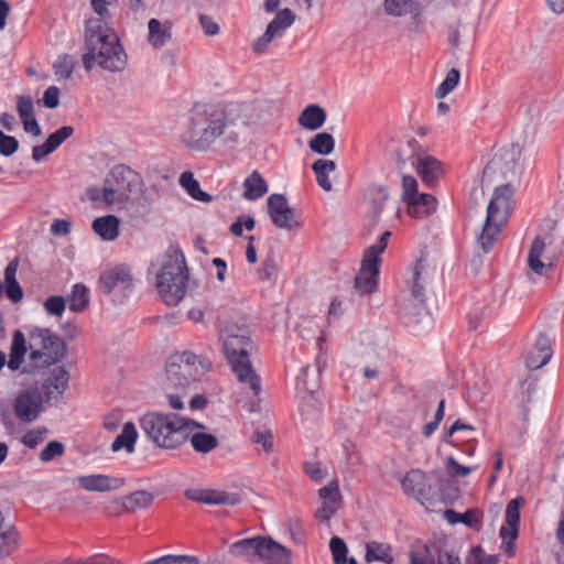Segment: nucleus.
<instances>
[{"label":"nucleus","mask_w":564,"mask_h":564,"mask_svg":"<svg viewBox=\"0 0 564 564\" xmlns=\"http://www.w3.org/2000/svg\"><path fill=\"white\" fill-rule=\"evenodd\" d=\"M204 429L203 424L202 427H192V432L188 433L187 437L193 449L199 454H208L219 445L218 438L210 433L202 431Z\"/></svg>","instance_id":"nucleus-26"},{"label":"nucleus","mask_w":564,"mask_h":564,"mask_svg":"<svg viewBox=\"0 0 564 564\" xmlns=\"http://www.w3.org/2000/svg\"><path fill=\"white\" fill-rule=\"evenodd\" d=\"M326 118V111L321 106L312 104L303 109L297 122L302 128L314 131L323 127Z\"/></svg>","instance_id":"nucleus-27"},{"label":"nucleus","mask_w":564,"mask_h":564,"mask_svg":"<svg viewBox=\"0 0 564 564\" xmlns=\"http://www.w3.org/2000/svg\"><path fill=\"white\" fill-rule=\"evenodd\" d=\"M185 497L188 500L205 505L235 506L240 502V497L237 494L213 489L191 488L185 491Z\"/></svg>","instance_id":"nucleus-18"},{"label":"nucleus","mask_w":564,"mask_h":564,"mask_svg":"<svg viewBox=\"0 0 564 564\" xmlns=\"http://www.w3.org/2000/svg\"><path fill=\"white\" fill-rule=\"evenodd\" d=\"M187 268L180 250H169L156 273V288L163 301L177 305L186 294Z\"/></svg>","instance_id":"nucleus-7"},{"label":"nucleus","mask_w":564,"mask_h":564,"mask_svg":"<svg viewBox=\"0 0 564 564\" xmlns=\"http://www.w3.org/2000/svg\"><path fill=\"white\" fill-rule=\"evenodd\" d=\"M140 426L154 444L171 449L187 440L192 427H202V424L177 414L151 412L140 419Z\"/></svg>","instance_id":"nucleus-5"},{"label":"nucleus","mask_w":564,"mask_h":564,"mask_svg":"<svg viewBox=\"0 0 564 564\" xmlns=\"http://www.w3.org/2000/svg\"><path fill=\"white\" fill-rule=\"evenodd\" d=\"M74 133V128L72 126H63L55 132L51 133L47 139V148H50L53 152L70 135Z\"/></svg>","instance_id":"nucleus-48"},{"label":"nucleus","mask_w":564,"mask_h":564,"mask_svg":"<svg viewBox=\"0 0 564 564\" xmlns=\"http://www.w3.org/2000/svg\"><path fill=\"white\" fill-rule=\"evenodd\" d=\"M268 214L273 225L280 229H299L302 224L294 209L290 207L286 197L282 194H272L267 200Z\"/></svg>","instance_id":"nucleus-11"},{"label":"nucleus","mask_w":564,"mask_h":564,"mask_svg":"<svg viewBox=\"0 0 564 564\" xmlns=\"http://www.w3.org/2000/svg\"><path fill=\"white\" fill-rule=\"evenodd\" d=\"M69 372L64 367H56L52 370L50 378L43 383L46 399L62 395L68 387Z\"/></svg>","instance_id":"nucleus-24"},{"label":"nucleus","mask_w":564,"mask_h":564,"mask_svg":"<svg viewBox=\"0 0 564 564\" xmlns=\"http://www.w3.org/2000/svg\"><path fill=\"white\" fill-rule=\"evenodd\" d=\"M43 105L48 109H54L59 104V89L56 86H50L43 95Z\"/></svg>","instance_id":"nucleus-60"},{"label":"nucleus","mask_w":564,"mask_h":564,"mask_svg":"<svg viewBox=\"0 0 564 564\" xmlns=\"http://www.w3.org/2000/svg\"><path fill=\"white\" fill-rule=\"evenodd\" d=\"M460 79V73L456 68H452L445 79L438 85L435 91V97L438 99H443L446 97L452 90L456 88Z\"/></svg>","instance_id":"nucleus-44"},{"label":"nucleus","mask_w":564,"mask_h":564,"mask_svg":"<svg viewBox=\"0 0 564 564\" xmlns=\"http://www.w3.org/2000/svg\"><path fill=\"white\" fill-rule=\"evenodd\" d=\"M430 279L429 268L423 260H419L412 269V295L414 299L423 302L424 286Z\"/></svg>","instance_id":"nucleus-33"},{"label":"nucleus","mask_w":564,"mask_h":564,"mask_svg":"<svg viewBox=\"0 0 564 564\" xmlns=\"http://www.w3.org/2000/svg\"><path fill=\"white\" fill-rule=\"evenodd\" d=\"M402 189H403L402 198L404 202H406L411 198L413 199V197L415 195L420 194L417 192V182L411 175H404L402 177Z\"/></svg>","instance_id":"nucleus-57"},{"label":"nucleus","mask_w":564,"mask_h":564,"mask_svg":"<svg viewBox=\"0 0 564 564\" xmlns=\"http://www.w3.org/2000/svg\"><path fill=\"white\" fill-rule=\"evenodd\" d=\"M243 197L257 200L268 192V184L258 171H253L243 182Z\"/></svg>","instance_id":"nucleus-31"},{"label":"nucleus","mask_w":564,"mask_h":564,"mask_svg":"<svg viewBox=\"0 0 564 564\" xmlns=\"http://www.w3.org/2000/svg\"><path fill=\"white\" fill-rule=\"evenodd\" d=\"M251 441L257 446H261L263 452L273 451V435L270 431H257L251 435Z\"/></svg>","instance_id":"nucleus-53"},{"label":"nucleus","mask_w":564,"mask_h":564,"mask_svg":"<svg viewBox=\"0 0 564 564\" xmlns=\"http://www.w3.org/2000/svg\"><path fill=\"white\" fill-rule=\"evenodd\" d=\"M30 354L28 361L26 341L21 330H15L9 352L8 368L11 371L34 373L61 361L66 354L65 343L48 328L36 327L30 333Z\"/></svg>","instance_id":"nucleus-2"},{"label":"nucleus","mask_w":564,"mask_h":564,"mask_svg":"<svg viewBox=\"0 0 564 564\" xmlns=\"http://www.w3.org/2000/svg\"><path fill=\"white\" fill-rule=\"evenodd\" d=\"M258 557L264 564H290L291 551L269 536H259Z\"/></svg>","instance_id":"nucleus-15"},{"label":"nucleus","mask_w":564,"mask_h":564,"mask_svg":"<svg viewBox=\"0 0 564 564\" xmlns=\"http://www.w3.org/2000/svg\"><path fill=\"white\" fill-rule=\"evenodd\" d=\"M180 184L192 198L204 203L212 202L213 197L200 189V185L198 181L194 178V174L192 172H183L180 176Z\"/></svg>","instance_id":"nucleus-36"},{"label":"nucleus","mask_w":564,"mask_h":564,"mask_svg":"<svg viewBox=\"0 0 564 564\" xmlns=\"http://www.w3.org/2000/svg\"><path fill=\"white\" fill-rule=\"evenodd\" d=\"M278 272V264L273 257H267L258 269V275L261 281L272 280Z\"/></svg>","instance_id":"nucleus-52"},{"label":"nucleus","mask_w":564,"mask_h":564,"mask_svg":"<svg viewBox=\"0 0 564 564\" xmlns=\"http://www.w3.org/2000/svg\"><path fill=\"white\" fill-rule=\"evenodd\" d=\"M401 486L404 494L417 500L427 498L431 491L426 475L420 469H411L408 471L401 479Z\"/></svg>","instance_id":"nucleus-20"},{"label":"nucleus","mask_w":564,"mask_h":564,"mask_svg":"<svg viewBox=\"0 0 564 564\" xmlns=\"http://www.w3.org/2000/svg\"><path fill=\"white\" fill-rule=\"evenodd\" d=\"M137 437L138 433L134 424L132 422H127L123 425L121 433L111 444L112 452H118L124 448L128 453H132L134 451Z\"/></svg>","instance_id":"nucleus-34"},{"label":"nucleus","mask_w":564,"mask_h":564,"mask_svg":"<svg viewBox=\"0 0 564 564\" xmlns=\"http://www.w3.org/2000/svg\"><path fill=\"white\" fill-rule=\"evenodd\" d=\"M408 213L414 218H424L432 215L437 207L436 198L431 194L421 193L405 202Z\"/></svg>","instance_id":"nucleus-25"},{"label":"nucleus","mask_w":564,"mask_h":564,"mask_svg":"<svg viewBox=\"0 0 564 564\" xmlns=\"http://www.w3.org/2000/svg\"><path fill=\"white\" fill-rule=\"evenodd\" d=\"M436 564H462L459 556L454 551L436 550Z\"/></svg>","instance_id":"nucleus-63"},{"label":"nucleus","mask_w":564,"mask_h":564,"mask_svg":"<svg viewBox=\"0 0 564 564\" xmlns=\"http://www.w3.org/2000/svg\"><path fill=\"white\" fill-rule=\"evenodd\" d=\"M497 555H487L482 547L477 545L470 549L466 557V564H497Z\"/></svg>","instance_id":"nucleus-46"},{"label":"nucleus","mask_w":564,"mask_h":564,"mask_svg":"<svg viewBox=\"0 0 564 564\" xmlns=\"http://www.w3.org/2000/svg\"><path fill=\"white\" fill-rule=\"evenodd\" d=\"M153 564H199V560L194 555L169 554L153 560Z\"/></svg>","instance_id":"nucleus-50"},{"label":"nucleus","mask_w":564,"mask_h":564,"mask_svg":"<svg viewBox=\"0 0 564 564\" xmlns=\"http://www.w3.org/2000/svg\"><path fill=\"white\" fill-rule=\"evenodd\" d=\"M89 302V290L82 283L73 286L72 294L68 297V307L73 312H82Z\"/></svg>","instance_id":"nucleus-41"},{"label":"nucleus","mask_w":564,"mask_h":564,"mask_svg":"<svg viewBox=\"0 0 564 564\" xmlns=\"http://www.w3.org/2000/svg\"><path fill=\"white\" fill-rule=\"evenodd\" d=\"M372 200H371V213L375 221H378V218L381 212L384 208V203L388 199V191L384 187H377L372 191Z\"/></svg>","instance_id":"nucleus-47"},{"label":"nucleus","mask_w":564,"mask_h":564,"mask_svg":"<svg viewBox=\"0 0 564 564\" xmlns=\"http://www.w3.org/2000/svg\"><path fill=\"white\" fill-rule=\"evenodd\" d=\"M304 470L313 480H321L328 475V470L318 462H308L304 465Z\"/></svg>","instance_id":"nucleus-56"},{"label":"nucleus","mask_w":564,"mask_h":564,"mask_svg":"<svg viewBox=\"0 0 564 564\" xmlns=\"http://www.w3.org/2000/svg\"><path fill=\"white\" fill-rule=\"evenodd\" d=\"M557 257L551 249V242L536 237L531 245L528 254V265L530 270L538 275H545L552 271Z\"/></svg>","instance_id":"nucleus-12"},{"label":"nucleus","mask_w":564,"mask_h":564,"mask_svg":"<svg viewBox=\"0 0 564 564\" xmlns=\"http://www.w3.org/2000/svg\"><path fill=\"white\" fill-rule=\"evenodd\" d=\"M409 564H436V557L429 544H421L409 552Z\"/></svg>","instance_id":"nucleus-43"},{"label":"nucleus","mask_w":564,"mask_h":564,"mask_svg":"<svg viewBox=\"0 0 564 564\" xmlns=\"http://www.w3.org/2000/svg\"><path fill=\"white\" fill-rule=\"evenodd\" d=\"M412 164L426 186H435L444 175L442 162L430 154L417 155Z\"/></svg>","instance_id":"nucleus-17"},{"label":"nucleus","mask_w":564,"mask_h":564,"mask_svg":"<svg viewBox=\"0 0 564 564\" xmlns=\"http://www.w3.org/2000/svg\"><path fill=\"white\" fill-rule=\"evenodd\" d=\"M142 184L139 173L127 165L119 164L106 175L101 186L94 185L86 189V197L93 203L112 206L127 202Z\"/></svg>","instance_id":"nucleus-6"},{"label":"nucleus","mask_w":564,"mask_h":564,"mask_svg":"<svg viewBox=\"0 0 564 564\" xmlns=\"http://www.w3.org/2000/svg\"><path fill=\"white\" fill-rule=\"evenodd\" d=\"M384 10L389 15L411 14L415 19L420 14V4L416 0H384Z\"/></svg>","instance_id":"nucleus-32"},{"label":"nucleus","mask_w":564,"mask_h":564,"mask_svg":"<svg viewBox=\"0 0 564 564\" xmlns=\"http://www.w3.org/2000/svg\"><path fill=\"white\" fill-rule=\"evenodd\" d=\"M209 367L207 360L199 359L191 351L172 355L165 365V389L183 391Z\"/></svg>","instance_id":"nucleus-9"},{"label":"nucleus","mask_w":564,"mask_h":564,"mask_svg":"<svg viewBox=\"0 0 564 564\" xmlns=\"http://www.w3.org/2000/svg\"><path fill=\"white\" fill-rule=\"evenodd\" d=\"M446 467L448 475L452 477H465L471 473L470 467L460 465L452 456L447 457Z\"/></svg>","instance_id":"nucleus-58"},{"label":"nucleus","mask_w":564,"mask_h":564,"mask_svg":"<svg viewBox=\"0 0 564 564\" xmlns=\"http://www.w3.org/2000/svg\"><path fill=\"white\" fill-rule=\"evenodd\" d=\"M318 497L322 500V506L316 510L315 519L321 522L329 521L338 511L343 501L338 481L332 480L319 488Z\"/></svg>","instance_id":"nucleus-14"},{"label":"nucleus","mask_w":564,"mask_h":564,"mask_svg":"<svg viewBox=\"0 0 564 564\" xmlns=\"http://www.w3.org/2000/svg\"><path fill=\"white\" fill-rule=\"evenodd\" d=\"M19 149V141L9 134L0 131V154L4 156L13 155Z\"/></svg>","instance_id":"nucleus-54"},{"label":"nucleus","mask_w":564,"mask_h":564,"mask_svg":"<svg viewBox=\"0 0 564 564\" xmlns=\"http://www.w3.org/2000/svg\"><path fill=\"white\" fill-rule=\"evenodd\" d=\"M87 53L83 65L90 72L95 64L109 72H121L127 64V54L117 34L104 20L89 19L86 23Z\"/></svg>","instance_id":"nucleus-4"},{"label":"nucleus","mask_w":564,"mask_h":564,"mask_svg":"<svg viewBox=\"0 0 564 564\" xmlns=\"http://www.w3.org/2000/svg\"><path fill=\"white\" fill-rule=\"evenodd\" d=\"M521 158L522 148L513 143L495 154L484 169L485 176L499 173L507 183L495 188L488 204L486 221L477 238L482 253H489L492 250L508 221L512 208L513 189L511 183L522 173Z\"/></svg>","instance_id":"nucleus-1"},{"label":"nucleus","mask_w":564,"mask_h":564,"mask_svg":"<svg viewBox=\"0 0 564 564\" xmlns=\"http://www.w3.org/2000/svg\"><path fill=\"white\" fill-rule=\"evenodd\" d=\"M295 20L294 12L285 8L280 10L275 18L268 24L267 30L271 29V33L275 36H281L282 33L290 26Z\"/></svg>","instance_id":"nucleus-39"},{"label":"nucleus","mask_w":564,"mask_h":564,"mask_svg":"<svg viewBox=\"0 0 564 564\" xmlns=\"http://www.w3.org/2000/svg\"><path fill=\"white\" fill-rule=\"evenodd\" d=\"M120 220L115 215L96 218L93 221V230L105 241H113L119 236Z\"/></svg>","instance_id":"nucleus-28"},{"label":"nucleus","mask_w":564,"mask_h":564,"mask_svg":"<svg viewBox=\"0 0 564 564\" xmlns=\"http://www.w3.org/2000/svg\"><path fill=\"white\" fill-rule=\"evenodd\" d=\"M65 300L63 296H50L45 300L44 310L54 316H62L65 311Z\"/></svg>","instance_id":"nucleus-55"},{"label":"nucleus","mask_w":564,"mask_h":564,"mask_svg":"<svg viewBox=\"0 0 564 564\" xmlns=\"http://www.w3.org/2000/svg\"><path fill=\"white\" fill-rule=\"evenodd\" d=\"M551 357V339L547 335L540 334L525 358L527 368L529 370H538L545 366L550 361Z\"/></svg>","instance_id":"nucleus-21"},{"label":"nucleus","mask_w":564,"mask_h":564,"mask_svg":"<svg viewBox=\"0 0 564 564\" xmlns=\"http://www.w3.org/2000/svg\"><path fill=\"white\" fill-rule=\"evenodd\" d=\"M17 112L26 133L34 137L41 135L42 130L35 117L34 101L31 96L17 97Z\"/></svg>","instance_id":"nucleus-19"},{"label":"nucleus","mask_w":564,"mask_h":564,"mask_svg":"<svg viewBox=\"0 0 564 564\" xmlns=\"http://www.w3.org/2000/svg\"><path fill=\"white\" fill-rule=\"evenodd\" d=\"M524 505L522 497H517L509 501L506 508L505 521L506 525H502L499 535H507L510 539H517L519 535L520 524V508Z\"/></svg>","instance_id":"nucleus-23"},{"label":"nucleus","mask_w":564,"mask_h":564,"mask_svg":"<svg viewBox=\"0 0 564 564\" xmlns=\"http://www.w3.org/2000/svg\"><path fill=\"white\" fill-rule=\"evenodd\" d=\"M240 127L216 105H195L191 110L187 128L182 133L183 143L189 149L206 151L216 140L236 144Z\"/></svg>","instance_id":"nucleus-3"},{"label":"nucleus","mask_w":564,"mask_h":564,"mask_svg":"<svg viewBox=\"0 0 564 564\" xmlns=\"http://www.w3.org/2000/svg\"><path fill=\"white\" fill-rule=\"evenodd\" d=\"M390 546L386 544L378 542H369L367 544L365 560L368 563L379 561L386 564H391L393 562V557L390 553Z\"/></svg>","instance_id":"nucleus-40"},{"label":"nucleus","mask_w":564,"mask_h":564,"mask_svg":"<svg viewBox=\"0 0 564 564\" xmlns=\"http://www.w3.org/2000/svg\"><path fill=\"white\" fill-rule=\"evenodd\" d=\"M150 44L156 48L162 47L171 40V23L151 19L148 23Z\"/></svg>","instance_id":"nucleus-30"},{"label":"nucleus","mask_w":564,"mask_h":564,"mask_svg":"<svg viewBox=\"0 0 564 564\" xmlns=\"http://www.w3.org/2000/svg\"><path fill=\"white\" fill-rule=\"evenodd\" d=\"M199 23L204 31V34L207 36H214L219 33V25L215 22L209 15L200 14Z\"/></svg>","instance_id":"nucleus-61"},{"label":"nucleus","mask_w":564,"mask_h":564,"mask_svg":"<svg viewBox=\"0 0 564 564\" xmlns=\"http://www.w3.org/2000/svg\"><path fill=\"white\" fill-rule=\"evenodd\" d=\"M154 500L151 492L147 490H137L122 498V508L126 511L134 512L139 509L149 508Z\"/></svg>","instance_id":"nucleus-35"},{"label":"nucleus","mask_w":564,"mask_h":564,"mask_svg":"<svg viewBox=\"0 0 564 564\" xmlns=\"http://www.w3.org/2000/svg\"><path fill=\"white\" fill-rule=\"evenodd\" d=\"M329 547L335 564H357L355 557L347 558L348 549L343 539L333 536L329 541Z\"/></svg>","instance_id":"nucleus-42"},{"label":"nucleus","mask_w":564,"mask_h":564,"mask_svg":"<svg viewBox=\"0 0 564 564\" xmlns=\"http://www.w3.org/2000/svg\"><path fill=\"white\" fill-rule=\"evenodd\" d=\"M70 564H118L112 558L104 554H96L82 561L72 562Z\"/></svg>","instance_id":"nucleus-64"},{"label":"nucleus","mask_w":564,"mask_h":564,"mask_svg":"<svg viewBox=\"0 0 564 564\" xmlns=\"http://www.w3.org/2000/svg\"><path fill=\"white\" fill-rule=\"evenodd\" d=\"M53 68L57 78L68 79L75 68L74 58L67 54L61 55L55 61Z\"/></svg>","instance_id":"nucleus-45"},{"label":"nucleus","mask_w":564,"mask_h":564,"mask_svg":"<svg viewBox=\"0 0 564 564\" xmlns=\"http://www.w3.org/2000/svg\"><path fill=\"white\" fill-rule=\"evenodd\" d=\"M274 37H276V36L271 33V29L265 30L263 35L253 42V44H252L253 52H256L258 54L264 53L268 48V45L273 41Z\"/></svg>","instance_id":"nucleus-62"},{"label":"nucleus","mask_w":564,"mask_h":564,"mask_svg":"<svg viewBox=\"0 0 564 564\" xmlns=\"http://www.w3.org/2000/svg\"><path fill=\"white\" fill-rule=\"evenodd\" d=\"M445 519L452 524L464 523L469 527L473 525L470 511H466L465 513L462 514V513H458V512L449 509V510L445 511Z\"/></svg>","instance_id":"nucleus-59"},{"label":"nucleus","mask_w":564,"mask_h":564,"mask_svg":"<svg viewBox=\"0 0 564 564\" xmlns=\"http://www.w3.org/2000/svg\"><path fill=\"white\" fill-rule=\"evenodd\" d=\"M391 231L386 230L377 243L369 246L364 253L361 268L355 278V289L360 294L376 291L381 265V254L388 247Z\"/></svg>","instance_id":"nucleus-10"},{"label":"nucleus","mask_w":564,"mask_h":564,"mask_svg":"<svg viewBox=\"0 0 564 564\" xmlns=\"http://www.w3.org/2000/svg\"><path fill=\"white\" fill-rule=\"evenodd\" d=\"M75 481L83 489L97 492L116 490L123 485V479L113 478L104 474L78 476Z\"/></svg>","instance_id":"nucleus-22"},{"label":"nucleus","mask_w":564,"mask_h":564,"mask_svg":"<svg viewBox=\"0 0 564 564\" xmlns=\"http://www.w3.org/2000/svg\"><path fill=\"white\" fill-rule=\"evenodd\" d=\"M258 545L259 536L242 539L230 545L229 553L234 557H238L247 562H254L258 557Z\"/></svg>","instance_id":"nucleus-29"},{"label":"nucleus","mask_w":564,"mask_h":564,"mask_svg":"<svg viewBox=\"0 0 564 564\" xmlns=\"http://www.w3.org/2000/svg\"><path fill=\"white\" fill-rule=\"evenodd\" d=\"M310 149L321 155H328L335 149V139L328 132H319L308 141Z\"/></svg>","instance_id":"nucleus-38"},{"label":"nucleus","mask_w":564,"mask_h":564,"mask_svg":"<svg viewBox=\"0 0 564 564\" xmlns=\"http://www.w3.org/2000/svg\"><path fill=\"white\" fill-rule=\"evenodd\" d=\"M132 284L130 270L124 265H117L100 274L99 288L105 294L119 290H128Z\"/></svg>","instance_id":"nucleus-16"},{"label":"nucleus","mask_w":564,"mask_h":564,"mask_svg":"<svg viewBox=\"0 0 564 564\" xmlns=\"http://www.w3.org/2000/svg\"><path fill=\"white\" fill-rule=\"evenodd\" d=\"M224 352L239 382L248 384L253 395L261 392V379L249 360L250 338L243 334H229L224 339Z\"/></svg>","instance_id":"nucleus-8"},{"label":"nucleus","mask_w":564,"mask_h":564,"mask_svg":"<svg viewBox=\"0 0 564 564\" xmlns=\"http://www.w3.org/2000/svg\"><path fill=\"white\" fill-rule=\"evenodd\" d=\"M47 432L48 431L45 427H37L31 430L23 435L22 443L29 448H35L39 444H41L44 441Z\"/></svg>","instance_id":"nucleus-51"},{"label":"nucleus","mask_w":564,"mask_h":564,"mask_svg":"<svg viewBox=\"0 0 564 564\" xmlns=\"http://www.w3.org/2000/svg\"><path fill=\"white\" fill-rule=\"evenodd\" d=\"M312 170L316 175L317 184L324 191L330 192L333 188V185L328 178V174L336 170V163L332 160L319 159L313 163Z\"/></svg>","instance_id":"nucleus-37"},{"label":"nucleus","mask_w":564,"mask_h":564,"mask_svg":"<svg viewBox=\"0 0 564 564\" xmlns=\"http://www.w3.org/2000/svg\"><path fill=\"white\" fill-rule=\"evenodd\" d=\"M42 404V393L36 389H26L14 401V414L21 422H33L37 419Z\"/></svg>","instance_id":"nucleus-13"},{"label":"nucleus","mask_w":564,"mask_h":564,"mask_svg":"<svg viewBox=\"0 0 564 564\" xmlns=\"http://www.w3.org/2000/svg\"><path fill=\"white\" fill-rule=\"evenodd\" d=\"M65 446L59 441L50 442L40 453L39 458L43 463H48L56 457H59L64 454Z\"/></svg>","instance_id":"nucleus-49"}]
</instances>
